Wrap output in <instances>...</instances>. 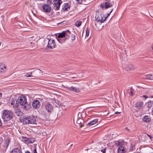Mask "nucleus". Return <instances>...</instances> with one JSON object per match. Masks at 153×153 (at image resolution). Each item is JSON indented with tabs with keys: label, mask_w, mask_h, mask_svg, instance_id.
<instances>
[{
	"label": "nucleus",
	"mask_w": 153,
	"mask_h": 153,
	"mask_svg": "<svg viewBox=\"0 0 153 153\" xmlns=\"http://www.w3.org/2000/svg\"><path fill=\"white\" fill-rule=\"evenodd\" d=\"M107 17L106 18L105 17V19L103 20V16L102 15L100 14L98 15L95 20L96 22L95 23V25L98 30H100L102 28L103 26L101 24L104 22Z\"/></svg>",
	"instance_id": "nucleus-1"
},
{
	"label": "nucleus",
	"mask_w": 153,
	"mask_h": 153,
	"mask_svg": "<svg viewBox=\"0 0 153 153\" xmlns=\"http://www.w3.org/2000/svg\"><path fill=\"white\" fill-rule=\"evenodd\" d=\"M2 113V118L5 121H7L10 120L13 117V113L10 110H4L3 111Z\"/></svg>",
	"instance_id": "nucleus-2"
},
{
	"label": "nucleus",
	"mask_w": 153,
	"mask_h": 153,
	"mask_svg": "<svg viewBox=\"0 0 153 153\" xmlns=\"http://www.w3.org/2000/svg\"><path fill=\"white\" fill-rule=\"evenodd\" d=\"M36 117L35 116H32L25 118L23 119V122L25 124H37Z\"/></svg>",
	"instance_id": "nucleus-3"
},
{
	"label": "nucleus",
	"mask_w": 153,
	"mask_h": 153,
	"mask_svg": "<svg viewBox=\"0 0 153 153\" xmlns=\"http://www.w3.org/2000/svg\"><path fill=\"white\" fill-rule=\"evenodd\" d=\"M47 39L48 40V43L47 47L50 49H53L56 46L55 42L53 39H50L49 38L47 37Z\"/></svg>",
	"instance_id": "nucleus-4"
},
{
	"label": "nucleus",
	"mask_w": 153,
	"mask_h": 153,
	"mask_svg": "<svg viewBox=\"0 0 153 153\" xmlns=\"http://www.w3.org/2000/svg\"><path fill=\"white\" fill-rule=\"evenodd\" d=\"M19 104L23 106L26 104L27 103V99L25 97L22 95L18 97L17 100Z\"/></svg>",
	"instance_id": "nucleus-5"
},
{
	"label": "nucleus",
	"mask_w": 153,
	"mask_h": 153,
	"mask_svg": "<svg viewBox=\"0 0 153 153\" xmlns=\"http://www.w3.org/2000/svg\"><path fill=\"white\" fill-rule=\"evenodd\" d=\"M53 3V9L55 10H59L60 6L62 3L61 0H54Z\"/></svg>",
	"instance_id": "nucleus-6"
},
{
	"label": "nucleus",
	"mask_w": 153,
	"mask_h": 153,
	"mask_svg": "<svg viewBox=\"0 0 153 153\" xmlns=\"http://www.w3.org/2000/svg\"><path fill=\"white\" fill-rule=\"evenodd\" d=\"M45 108L49 113H51L53 111V106L52 103L48 102L45 105Z\"/></svg>",
	"instance_id": "nucleus-7"
},
{
	"label": "nucleus",
	"mask_w": 153,
	"mask_h": 153,
	"mask_svg": "<svg viewBox=\"0 0 153 153\" xmlns=\"http://www.w3.org/2000/svg\"><path fill=\"white\" fill-rule=\"evenodd\" d=\"M65 87L70 91H71L77 93L80 91L79 88L76 86H72L71 87Z\"/></svg>",
	"instance_id": "nucleus-8"
},
{
	"label": "nucleus",
	"mask_w": 153,
	"mask_h": 153,
	"mask_svg": "<svg viewBox=\"0 0 153 153\" xmlns=\"http://www.w3.org/2000/svg\"><path fill=\"white\" fill-rule=\"evenodd\" d=\"M32 106L35 108H39L40 106V102L38 100H36L33 101L32 103Z\"/></svg>",
	"instance_id": "nucleus-9"
},
{
	"label": "nucleus",
	"mask_w": 153,
	"mask_h": 153,
	"mask_svg": "<svg viewBox=\"0 0 153 153\" xmlns=\"http://www.w3.org/2000/svg\"><path fill=\"white\" fill-rule=\"evenodd\" d=\"M42 8L44 11L49 13L51 11V7L48 5L45 4L42 6Z\"/></svg>",
	"instance_id": "nucleus-10"
},
{
	"label": "nucleus",
	"mask_w": 153,
	"mask_h": 153,
	"mask_svg": "<svg viewBox=\"0 0 153 153\" xmlns=\"http://www.w3.org/2000/svg\"><path fill=\"white\" fill-rule=\"evenodd\" d=\"M143 104V102L139 101L135 103L134 106L137 109H140L142 108Z\"/></svg>",
	"instance_id": "nucleus-11"
},
{
	"label": "nucleus",
	"mask_w": 153,
	"mask_h": 153,
	"mask_svg": "<svg viewBox=\"0 0 153 153\" xmlns=\"http://www.w3.org/2000/svg\"><path fill=\"white\" fill-rule=\"evenodd\" d=\"M70 6L68 3H64L62 6V9L64 11H68V9L69 10Z\"/></svg>",
	"instance_id": "nucleus-12"
},
{
	"label": "nucleus",
	"mask_w": 153,
	"mask_h": 153,
	"mask_svg": "<svg viewBox=\"0 0 153 153\" xmlns=\"http://www.w3.org/2000/svg\"><path fill=\"white\" fill-rule=\"evenodd\" d=\"M135 69V68L134 67L132 64L127 65L125 68V70L126 71H129V70L133 71Z\"/></svg>",
	"instance_id": "nucleus-13"
},
{
	"label": "nucleus",
	"mask_w": 153,
	"mask_h": 153,
	"mask_svg": "<svg viewBox=\"0 0 153 153\" xmlns=\"http://www.w3.org/2000/svg\"><path fill=\"white\" fill-rule=\"evenodd\" d=\"M11 104L13 105V106L14 108H17L19 105V103L18 102L17 100L16 99L13 100L11 102Z\"/></svg>",
	"instance_id": "nucleus-14"
},
{
	"label": "nucleus",
	"mask_w": 153,
	"mask_h": 153,
	"mask_svg": "<svg viewBox=\"0 0 153 153\" xmlns=\"http://www.w3.org/2000/svg\"><path fill=\"white\" fill-rule=\"evenodd\" d=\"M147 104L149 110H152V112L153 110V101H149Z\"/></svg>",
	"instance_id": "nucleus-15"
},
{
	"label": "nucleus",
	"mask_w": 153,
	"mask_h": 153,
	"mask_svg": "<svg viewBox=\"0 0 153 153\" xmlns=\"http://www.w3.org/2000/svg\"><path fill=\"white\" fill-rule=\"evenodd\" d=\"M118 153H124L125 152V148L123 146H119L117 149Z\"/></svg>",
	"instance_id": "nucleus-16"
},
{
	"label": "nucleus",
	"mask_w": 153,
	"mask_h": 153,
	"mask_svg": "<svg viewBox=\"0 0 153 153\" xmlns=\"http://www.w3.org/2000/svg\"><path fill=\"white\" fill-rule=\"evenodd\" d=\"M98 120L97 119H95L88 123L87 124V126H90L94 125L97 122Z\"/></svg>",
	"instance_id": "nucleus-17"
},
{
	"label": "nucleus",
	"mask_w": 153,
	"mask_h": 153,
	"mask_svg": "<svg viewBox=\"0 0 153 153\" xmlns=\"http://www.w3.org/2000/svg\"><path fill=\"white\" fill-rule=\"evenodd\" d=\"M143 120L145 122H149L150 121L151 119L149 116H145L143 118Z\"/></svg>",
	"instance_id": "nucleus-18"
},
{
	"label": "nucleus",
	"mask_w": 153,
	"mask_h": 153,
	"mask_svg": "<svg viewBox=\"0 0 153 153\" xmlns=\"http://www.w3.org/2000/svg\"><path fill=\"white\" fill-rule=\"evenodd\" d=\"M21 151L18 148H15L12 149L11 153H21Z\"/></svg>",
	"instance_id": "nucleus-19"
},
{
	"label": "nucleus",
	"mask_w": 153,
	"mask_h": 153,
	"mask_svg": "<svg viewBox=\"0 0 153 153\" xmlns=\"http://www.w3.org/2000/svg\"><path fill=\"white\" fill-rule=\"evenodd\" d=\"M65 31H63L62 33H60L57 37L58 38H63L65 37Z\"/></svg>",
	"instance_id": "nucleus-20"
},
{
	"label": "nucleus",
	"mask_w": 153,
	"mask_h": 153,
	"mask_svg": "<svg viewBox=\"0 0 153 153\" xmlns=\"http://www.w3.org/2000/svg\"><path fill=\"white\" fill-rule=\"evenodd\" d=\"M6 67L4 65L0 64V71L1 72L5 71H6Z\"/></svg>",
	"instance_id": "nucleus-21"
},
{
	"label": "nucleus",
	"mask_w": 153,
	"mask_h": 153,
	"mask_svg": "<svg viewBox=\"0 0 153 153\" xmlns=\"http://www.w3.org/2000/svg\"><path fill=\"white\" fill-rule=\"evenodd\" d=\"M82 120L81 119H78L76 122V126H78V125H79L80 127L81 128L83 126L81 124V123H82Z\"/></svg>",
	"instance_id": "nucleus-22"
},
{
	"label": "nucleus",
	"mask_w": 153,
	"mask_h": 153,
	"mask_svg": "<svg viewBox=\"0 0 153 153\" xmlns=\"http://www.w3.org/2000/svg\"><path fill=\"white\" fill-rule=\"evenodd\" d=\"M22 111L18 109H16L15 114L16 116H19L22 114Z\"/></svg>",
	"instance_id": "nucleus-23"
},
{
	"label": "nucleus",
	"mask_w": 153,
	"mask_h": 153,
	"mask_svg": "<svg viewBox=\"0 0 153 153\" xmlns=\"http://www.w3.org/2000/svg\"><path fill=\"white\" fill-rule=\"evenodd\" d=\"M24 106V108L25 110H29L30 108H31L30 105V104H28L26 103V104Z\"/></svg>",
	"instance_id": "nucleus-24"
},
{
	"label": "nucleus",
	"mask_w": 153,
	"mask_h": 153,
	"mask_svg": "<svg viewBox=\"0 0 153 153\" xmlns=\"http://www.w3.org/2000/svg\"><path fill=\"white\" fill-rule=\"evenodd\" d=\"M112 5L109 3L106 2L105 3V7L106 9L111 7Z\"/></svg>",
	"instance_id": "nucleus-25"
},
{
	"label": "nucleus",
	"mask_w": 153,
	"mask_h": 153,
	"mask_svg": "<svg viewBox=\"0 0 153 153\" xmlns=\"http://www.w3.org/2000/svg\"><path fill=\"white\" fill-rule=\"evenodd\" d=\"M89 33V30L88 28H87L85 30V38H88Z\"/></svg>",
	"instance_id": "nucleus-26"
},
{
	"label": "nucleus",
	"mask_w": 153,
	"mask_h": 153,
	"mask_svg": "<svg viewBox=\"0 0 153 153\" xmlns=\"http://www.w3.org/2000/svg\"><path fill=\"white\" fill-rule=\"evenodd\" d=\"M22 139L23 140H24L25 142H27V143H29V138H28L24 137H22Z\"/></svg>",
	"instance_id": "nucleus-27"
},
{
	"label": "nucleus",
	"mask_w": 153,
	"mask_h": 153,
	"mask_svg": "<svg viewBox=\"0 0 153 153\" xmlns=\"http://www.w3.org/2000/svg\"><path fill=\"white\" fill-rule=\"evenodd\" d=\"M82 22L80 21H77L76 22L75 25L78 27H79L81 25Z\"/></svg>",
	"instance_id": "nucleus-28"
},
{
	"label": "nucleus",
	"mask_w": 153,
	"mask_h": 153,
	"mask_svg": "<svg viewBox=\"0 0 153 153\" xmlns=\"http://www.w3.org/2000/svg\"><path fill=\"white\" fill-rule=\"evenodd\" d=\"M146 78L147 79L150 80L153 79V77L152 75L148 74L146 76Z\"/></svg>",
	"instance_id": "nucleus-29"
},
{
	"label": "nucleus",
	"mask_w": 153,
	"mask_h": 153,
	"mask_svg": "<svg viewBox=\"0 0 153 153\" xmlns=\"http://www.w3.org/2000/svg\"><path fill=\"white\" fill-rule=\"evenodd\" d=\"M42 71L39 69H37L36 71H33V72H31V74H32V72L34 73L35 72L36 74V75H37V74L38 73H41L42 72Z\"/></svg>",
	"instance_id": "nucleus-30"
},
{
	"label": "nucleus",
	"mask_w": 153,
	"mask_h": 153,
	"mask_svg": "<svg viewBox=\"0 0 153 153\" xmlns=\"http://www.w3.org/2000/svg\"><path fill=\"white\" fill-rule=\"evenodd\" d=\"M10 143V140H7L5 141V144L6 145V149L8 147Z\"/></svg>",
	"instance_id": "nucleus-31"
},
{
	"label": "nucleus",
	"mask_w": 153,
	"mask_h": 153,
	"mask_svg": "<svg viewBox=\"0 0 153 153\" xmlns=\"http://www.w3.org/2000/svg\"><path fill=\"white\" fill-rule=\"evenodd\" d=\"M29 140H30L29 143H33L35 141V140L34 138H29Z\"/></svg>",
	"instance_id": "nucleus-32"
},
{
	"label": "nucleus",
	"mask_w": 153,
	"mask_h": 153,
	"mask_svg": "<svg viewBox=\"0 0 153 153\" xmlns=\"http://www.w3.org/2000/svg\"><path fill=\"white\" fill-rule=\"evenodd\" d=\"M42 114L43 115V117L44 118H45L46 117L47 115H46V112H45L44 111H42Z\"/></svg>",
	"instance_id": "nucleus-33"
},
{
	"label": "nucleus",
	"mask_w": 153,
	"mask_h": 153,
	"mask_svg": "<svg viewBox=\"0 0 153 153\" xmlns=\"http://www.w3.org/2000/svg\"><path fill=\"white\" fill-rule=\"evenodd\" d=\"M75 36L74 34H72L71 36V39L73 41L75 39Z\"/></svg>",
	"instance_id": "nucleus-34"
},
{
	"label": "nucleus",
	"mask_w": 153,
	"mask_h": 153,
	"mask_svg": "<svg viewBox=\"0 0 153 153\" xmlns=\"http://www.w3.org/2000/svg\"><path fill=\"white\" fill-rule=\"evenodd\" d=\"M55 102L56 104H58L59 105H61V102H59L58 100H55Z\"/></svg>",
	"instance_id": "nucleus-35"
},
{
	"label": "nucleus",
	"mask_w": 153,
	"mask_h": 153,
	"mask_svg": "<svg viewBox=\"0 0 153 153\" xmlns=\"http://www.w3.org/2000/svg\"><path fill=\"white\" fill-rule=\"evenodd\" d=\"M134 146H133L132 145H131V146L130 147V149H129V151H133V149H134Z\"/></svg>",
	"instance_id": "nucleus-36"
},
{
	"label": "nucleus",
	"mask_w": 153,
	"mask_h": 153,
	"mask_svg": "<svg viewBox=\"0 0 153 153\" xmlns=\"http://www.w3.org/2000/svg\"><path fill=\"white\" fill-rule=\"evenodd\" d=\"M47 3L48 5L51 4L52 3V0H47Z\"/></svg>",
	"instance_id": "nucleus-37"
},
{
	"label": "nucleus",
	"mask_w": 153,
	"mask_h": 153,
	"mask_svg": "<svg viewBox=\"0 0 153 153\" xmlns=\"http://www.w3.org/2000/svg\"><path fill=\"white\" fill-rule=\"evenodd\" d=\"M129 94L131 96H132L133 95V91L132 89L130 90V91L129 92Z\"/></svg>",
	"instance_id": "nucleus-38"
},
{
	"label": "nucleus",
	"mask_w": 153,
	"mask_h": 153,
	"mask_svg": "<svg viewBox=\"0 0 153 153\" xmlns=\"http://www.w3.org/2000/svg\"><path fill=\"white\" fill-rule=\"evenodd\" d=\"M106 149L105 148L101 150V152H102L103 153H105V151Z\"/></svg>",
	"instance_id": "nucleus-39"
},
{
	"label": "nucleus",
	"mask_w": 153,
	"mask_h": 153,
	"mask_svg": "<svg viewBox=\"0 0 153 153\" xmlns=\"http://www.w3.org/2000/svg\"><path fill=\"white\" fill-rule=\"evenodd\" d=\"M77 2V3H81L82 2V0H75Z\"/></svg>",
	"instance_id": "nucleus-40"
},
{
	"label": "nucleus",
	"mask_w": 153,
	"mask_h": 153,
	"mask_svg": "<svg viewBox=\"0 0 153 153\" xmlns=\"http://www.w3.org/2000/svg\"><path fill=\"white\" fill-rule=\"evenodd\" d=\"M142 97H144L145 98V100L146 98H147L148 97L146 96V95H143Z\"/></svg>",
	"instance_id": "nucleus-41"
},
{
	"label": "nucleus",
	"mask_w": 153,
	"mask_h": 153,
	"mask_svg": "<svg viewBox=\"0 0 153 153\" xmlns=\"http://www.w3.org/2000/svg\"><path fill=\"white\" fill-rule=\"evenodd\" d=\"M57 40L59 42L61 43H62V41H61L60 39H57Z\"/></svg>",
	"instance_id": "nucleus-42"
},
{
	"label": "nucleus",
	"mask_w": 153,
	"mask_h": 153,
	"mask_svg": "<svg viewBox=\"0 0 153 153\" xmlns=\"http://www.w3.org/2000/svg\"><path fill=\"white\" fill-rule=\"evenodd\" d=\"M105 6V4H101L100 5V7L102 8H103Z\"/></svg>",
	"instance_id": "nucleus-43"
},
{
	"label": "nucleus",
	"mask_w": 153,
	"mask_h": 153,
	"mask_svg": "<svg viewBox=\"0 0 153 153\" xmlns=\"http://www.w3.org/2000/svg\"><path fill=\"white\" fill-rule=\"evenodd\" d=\"M33 152L34 153H37L36 148L33 150Z\"/></svg>",
	"instance_id": "nucleus-44"
},
{
	"label": "nucleus",
	"mask_w": 153,
	"mask_h": 153,
	"mask_svg": "<svg viewBox=\"0 0 153 153\" xmlns=\"http://www.w3.org/2000/svg\"><path fill=\"white\" fill-rule=\"evenodd\" d=\"M120 143L119 142V141H117L116 143V144H118V145H120Z\"/></svg>",
	"instance_id": "nucleus-45"
},
{
	"label": "nucleus",
	"mask_w": 153,
	"mask_h": 153,
	"mask_svg": "<svg viewBox=\"0 0 153 153\" xmlns=\"http://www.w3.org/2000/svg\"><path fill=\"white\" fill-rule=\"evenodd\" d=\"M32 76V75H30V74H28L27 76V77H31Z\"/></svg>",
	"instance_id": "nucleus-46"
},
{
	"label": "nucleus",
	"mask_w": 153,
	"mask_h": 153,
	"mask_svg": "<svg viewBox=\"0 0 153 153\" xmlns=\"http://www.w3.org/2000/svg\"><path fill=\"white\" fill-rule=\"evenodd\" d=\"M65 31V33L66 34V32H68L69 33H70V31L68 30H67Z\"/></svg>",
	"instance_id": "nucleus-47"
},
{
	"label": "nucleus",
	"mask_w": 153,
	"mask_h": 153,
	"mask_svg": "<svg viewBox=\"0 0 153 153\" xmlns=\"http://www.w3.org/2000/svg\"><path fill=\"white\" fill-rule=\"evenodd\" d=\"M112 11H113V9H112V10H111L110 11V13H108V16H109L110 15V13H111L112 12Z\"/></svg>",
	"instance_id": "nucleus-48"
},
{
	"label": "nucleus",
	"mask_w": 153,
	"mask_h": 153,
	"mask_svg": "<svg viewBox=\"0 0 153 153\" xmlns=\"http://www.w3.org/2000/svg\"><path fill=\"white\" fill-rule=\"evenodd\" d=\"M126 128V129L128 131H130V129L128 128V127H126V128Z\"/></svg>",
	"instance_id": "nucleus-49"
},
{
	"label": "nucleus",
	"mask_w": 153,
	"mask_h": 153,
	"mask_svg": "<svg viewBox=\"0 0 153 153\" xmlns=\"http://www.w3.org/2000/svg\"><path fill=\"white\" fill-rule=\"evenodd\" d=\"M25 153H30L29 151H26L25 152Z\"/></svg>",
	"instance_id": "nucleus-50"
},
{
	"label": "nucleus",
	"mask_w": 153,
	"mask_h": 153,
	"mask_svg": "<svg viewBox=\"0 0 153 153\" xmlns=\"http://www.w3.org/2000/svg\"><path fill=\"white\" fill-rule=\"evenodd\" d=\"M2 94L1 93H0V99L2 97Z\"/></svg>",
	"instance_id": "nucleus-51"
},
{
	"label": "nucleus",
	"mask_w": 153,
	"mask_h": 153,
	"mask_svg": "<svg viewBox=\"0 0 153 153\" xmlns=\"http://www.w3.org/2000/svg\"><path fill=\"white\" fill-rule=\"evenodd\" d=\"M120 113V112H116L115 113V114H118Z\"/></svg>",
	"instance_id": "nucleus-52"
},
{
	"label": "nucleus",
	"mask_w": 153,
	"mask_h": 153,
	"mask_svg": "<svg viewBox=\"0 0 153 153\" xmlns=\"http://www.w3.org/2000/svg\"><path fill=\"white\" fill-rule=\"evenodd\" d=\"M90 150V149H86L85 150Z\"/></svg>",
	"instance_id": "nucleus-53"
},
{
	"label": "nucleus",
	"mask_w": 153,
	"mask_h": 153,
	"mask_svg": "<svg viewBox=\"0 0 153 153\" xmlns=\"http://www.w3.org/2000/svg\"><path fill=\"white\" fill-rule=\"evenodd\" d=\"M149 137H150V138H151V136L150 135H148Z\"/></svg>",
	"instance_id": "nucleus-54"
},
{
	"label": "nucleus",
	"mask_w": 153,
	"mask_h": 153,
	"mask_svg": "<svg viewBox=\"0 0 153 153\" xmlns=\"http://www.w3.org/2000/svg\"><path fill=\"white\" fill-rule=\"evenodd\" d=\"M153 113V110H152V111Z\"/></svg>",
	"instance_id": "nucleus-55"
}]
</instances>
